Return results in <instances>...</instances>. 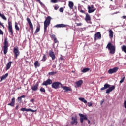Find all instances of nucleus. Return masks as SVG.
I'll return each instance as SVG.
<instances>
[{
    "label": "nucleus",
    "mask_w": 126,
    "mask_h": 126,
    "mask_svg": "<svg viewBox=\"0 0 126 126\" xmlns=\"http://www.w3.org/2000/svg\"><path fill=\"white\" fill-rule=\"evenodd\" d=\"M85 20L86 21V22H87V23L91 24V22H90V20H91V17L90 16V15H89V14L86 13Z\"/></svg>",
    "instance_id": "obj_15"
},
{
    "label": "nucleus",
    "mask_w": 126,
    "mask_h": 126,
    "mask_svg": "<svg viewBox=\"0 0 126 126\" xmlns=\"http://www.w3.org/2000/svg\"><path fill=\"white\" fill-rule=\"evenodd\" d=\"M47 60V55H46V54H44L42 59L41 60V61L42 62H46V60Z\"/></svg>",
    "instance_id": "obj_33"
},
{
    "label": "nucleus",
    "mask_w": 126,
    "mask_h": 126,
    "mask_svg": "<svg viewBox=\"0 0 126 126\" xmlns=\"http://www.w3.org/2000/svg\"><path fill=\"white\" fill-rule=\"evenodd\" d=\"M49 56L52 58V61H54L56 59V55H55V52L52 50H49Z\"/></svg>",
    "instance_id": "obj_14"
},
{
    "label": "nucleus",
    "mask_w": 126,
    "mask_h": 126,
    "mask_svg": "<svg viewBox=\"0 0 126 126\" xmlns=\"http://www.w3.org/2000/svg\"><path fill=\"white\" fill-rule=\"evenodd\" d=\"M53 83L52 80L48 79L46 81H44L42 84V85H44L45 86H47V85H51Z\"/></svg>",
    "instance_id": "obj_13"
},
{
    "label": "nucleus",
    "mask_w": 126,
    "mask_h": 126,
    "mask_svg": "<svg viewBox=\"0 0 126 126\" xmlns=\"http://www.w3.org/2000/svg\"><path fill=\"white\" fill-rule=\"evenodd\" d=\"M100 39H102V35H101V33L100 32H98L94 34V41H97V40H99Z\"/></svg>",
    "instance_id": "obj_12"
},
{
    "label": "nucleus",
    "mask_w": 126,
    "mask_h": 126,
    "mask_svg": "<svg viewBox=\"0 0 126 126\" xmlns=\"http://www.w3.org/2000/svg\"><path fill=\"white\" fill-rule=\"evenodd\" d=\"M19 107V106L18 105L16 106L15 107V110H18V107Z\"/></svg>",
    "instance_id": "obj_51"
},
{
    "label": "nucleus",
    "mask_w": 126,
    "mask_h": 126,
    "mask_svg": "<svg viewBox=\"0 0 126 126\" xmlns=\"http://www.w3.org/2000/svg\"><path fill=\"white\" fill-rule=\"evenodd\" d=\"M27 21L29 24L30 29V30H31L32 33H33L34 27H33V24L32 23V22H31V21L30 20V19L29 18H27Z\"/></svg>",
    "instance_id": "obj_7"
},
{
    "label": "nucleus",
    "mask_w": 126,
    "mask_h": 126,
    "mask_svg": "<svg viewBox=\"0 0 126 126\" xmlns=\"http://www.w3.org/2000/svg\"><path fill=\"white\" fill-rule=\"evenodd\" d=\"M51 18L50 16H48L46 19L45 21L44 22V32L47 31V28L51 24Z\"/></svg>",
    "instance_id": "obj_3"
},
{
    "label": "nucleus",
    "mask_w": 126,
    "mask_h": 126,
    "mask_svg": "<svg viewBox=\"0 0 126 126\" xmlns=\"http://www.w3.org/2000/svg\"><path fill=\"white\" fill-rule=\"evenodd\" d=\"M30 102H31L32 103H33V102H34V99H31L30 100Z\"/></svg>",
    "instance_id": "obj_56"
},
{
    "label": "nucleus",
    "mask_w": 126,
    "mask_h": 126,
    "mask_svg": "<svg viewBox=\"0 0 126 126\" xmlns=\"http://www.w3.org/2000/svg\"><path fill=\"white\" fill-rule=\"evenodd\" d=\"M21 111H23V112H32V113H34V112H36L37 110H33V109H31V108H22L21 109Z\"/></svg>",
    "instance_id": "obj_16"
},
{
    "label": "nucleus",
    "mask_w": 126,
    "mask_h": 126,
    "mask_svg": "<svg viewBox=\"0 0 126 126\" xmlns=\"http://www.w3.org/2000/svg\"><path fill=\"white\" fill-rule=\"evenodd\" d=\"M0 16L4 20H7L6 17L5 16L1 13H0Z\"/></svg>",
    "instance_id": "obj_34"
},
{
    "label": "nucleus",
    "mask_w": 126,
    "mask_h": 126,
    "mask_svg": "<svg viewBox=\"0 0 126 126\" xmlns=\"http://www.w3.org/2000/svg\"><path fill=\"white\" fill-rule=\"evenodd\" d=\"M79 100H80V101H81V102H83L85 104H86V103H87V101L85 100L84 98H79Z\"/></svg>",
    "instance_id": "obj_31"
},
{
    "label": "nucleus",
    "mask_w": 126,
    "mask_h": 126,
    "mask_svg": "<svg viewBox=\"0 0 126 126\" xmlns=\"http://www.w3.org/2000/svg\"><path fill=\"white\" fill-rule=\"evenodd\" d=\"M7 76H8V73H6L5 75H3L2 76H1L0 77V82H1V81H2L3 80H4V79H6V77H7Z\"/></svg>",
    "instance_id": "obj_27"
},
{
    "label": "nucleus",
    "mask_w": 126,
    "mask_h": 126,
    "mask_svg": "<svg viewBox=\"0 0 126 126\" xmlns=\"http://www.w3.org/2000/svg\"><path fill=\"white\" fill-rule=\"evenodd\" d=\"M14 56L15 59H17V57L20 55V52L19 51V49L18 47L15 46L14 47V49L13 50Z\"/></svg>",
    "instance_id": "obj_6"
},
{
    "label": "nucleus",
    "mask_w": 126,
    "mask_h": 126,
    "mask_svg": "<svg viewBox=\"0 0 126 126\" xmlns=\"http://www.w3.org/2000/svg\"><path fill=\"white\" fill-rule=\"evenodd\" d=\"M40 28H41V25H40V24H38L36 27V29L34 32L35 35H36L37 33H38V32H40Z\"/></svg>",
    "instance_id": "obj_23"
},
{
    "label": "nucleus",
    "mask_w": 126,
    "mask_h": 126,
    "mask_svg": "<svg viewBox=\"0 0 126 126\" xmlns=\"http://www.w3.org/2000/svg\"><path fill=\"white\" fill-rule=\"evenodd\" d=\"M60 85H63L62 83L59 82H54L52 84V88H54V89H58L60 88Z\"/></svg>",
    "instance_id": "obj_8"
},
{
    "label": "nucleus",
    "mask_w": 126,
    "mask_h": 126,
    "mask_svg": "<svg viewBox=\"0 0 126 126\" xmlns=\"http://www.w3.org/2000/svg\"><path fill=\"white\" fill-rule=\"evenodd\" d=\"M34 67L35 68H38V67H39L40 65V63H39V61H35L34 62Z\"/></svg>",
    "instance_id": "obj_26"
},
{
    "label": "nucleus",
    "mask_w": 126,
    "mask_h": 126,
    "mask_svg": "<svg viewBox=\"0 0 126 126\" xmlns=\"http://www.w3.org/2000/svg\"><path fill=\"white\" fill-rule=\"evenodd\" d=\"M118 70H119V67H115L112 69H110L108 70V73L109 74H113V73H116V72H117V71H118Z\"/></svg>",
    "instance_id": "obj_11"
},
{
    "label": "nucleus",
    "mask_w": 126,
    "mask_h": 126,
    "mask_svg": "<svg viewBox=\"0 0 126 126\" xmlns=\"http://www.w3.org/2000/svg\"><path fill=\"white\" fill-rule=\"evenodd\" d=\"M60 60H61V61H64V58L61 57L60 58Z\"/></svg>",
    "instance_id": "obj_50"
},
{
    "label": "nucleus",
    "mask_w": 126,
    "mask_h": 126,
    "mask_svg": "<svg viewBox=\"0 0 126 126\" xmlns=\"http://www.w3.org/2000/svg\"><path fill=\"white\" fill-rule=\"evenodd\" d=\"M51 1L52 3H57L58 1H60V0H51Z\"/></svg>",
    "instance_id": "obj_37"
},
{
    "label": "nucleus",
    "mask_w": 126,
    "mask_h": 126,
    "mask_svg": "<svg viewBox=\"0 0 126 126\" xmlns=\"http://www.w3.org/2000/svg\"><path fill=\"white\" fill-rule=\"evenodd\" d=\"M53 48H55V43L53 44Z\"/></svg>",
    "instance_id": "obj_58"
},
{
    "label": "nucleus",
    "mask_w": 126,
    "mask_h": 126,
    "mask_svg": "<svg viewBox=\"0 0 126 126\" xmlns=\"http://www.w3.org/2000/svg\"><path fill=\"white\" fill-rule=\"evenodd\" d=\"M57 72L55 71L50 72L48 73V75H55L57 74Z\"/></svg>",
    "instance_id": "obj_35"
},
{
    "label": "nucleus",
    "mask_w": 126,
    "mask_h": 126,
    "mask_svg": "<svg viewBox=\"0 0 126 126\" xmlns=\"http://www.w3.org/2000/svg\"><path fill=\"white\" fill-rule=\"evenodd\" d=\"M79 116L80 117V123H81V124L83 123L84 120H85L86 121V120H88L87 115H83L81 113H79Z\"/></svg>",
    "instance_id": "obj_9"
},
{
    "label": "nucleus",
    "mask_w": 126,
    "mask_h": 126,
    "mask_svg": "<svg viewBox=\"0 0 126 126\" xmlns=\"http://www.w3.org/2000/svg\"><path fill=\"white\" fill-rule=\"evenodd\" d=\"M83 83V81L82 80H80L75 82L76 87H81V85Z\"/></svg>",
    "instance_id": "obj_19"
},
{
    "label": "nucleus",
    "mask_w": 126,
    "mask_h": 126,
    "mask_svg": "<svg viewBox=\"0 0 126 126\" xmlns=\"http://www.w3.org/2000/svg\"><path fill=\"white\" fill-rule=\"evenodd\" d=\"M106 49H108L110 54H111V55H114L115 54V52L116 51V47L115 46L112 45V43L111 42H109L107 46L106 47Z\"/></svg>",
    "instance_id": "obj_2"
},
{
    "label": "nucleus",
    "mask_w": 126,
    "mask_h": 126,
    "mask_svg": "<svg viewBox=\"0 0 126 126\" xmlns=\"http://www.w3.org/2000/svg\"><path fill=\"white\" fill-rule=\"evenodd\" d=\"M77 125V117L76 116L75 117H72V121L71 122V125Z\"/></svg>",
    "instance_id": "obj_18"
},
{
    "label": "nucleus",
    "mask_w": 126,
    "mask_h": 126,
    "mask_svg": "<svg viewBox=\"0 0 126 126\" xmlns=\"http://www.w3.org/2000/svg\"><path fill=\"white\" fill-rule=\"evenodd\" d=\"M54 40V43H59V41H58V39H57V38H55Z\"/></svg>",
    "instance_id": "obj_42"
},
{
    "label": "nucleus",
    "mask_w": 126,
    "mask_h": 126,
    "mask_svg": "<svg viewBox=\"0 0 126 126\" xmlns=\"http://www.w3.org/2000/svg\"><path fill=\"white\" fill-rule=\"evenodd\" d=\"M39 87V82H36L35 85L32 87V89L33 91H37L38 87Z\"/></svg>",
    "instance_id": "obj_17"
},
{
    "label": "nucleus",
    "mask_w": 126,
    "mask_h": 126,
    "mask_svg": "<svg viewBox=\"0 0 126 126\" xmlns=\"http://www.w3.org/2000/svg\"><path fill=\"white\" fill-rule=\"evenodd\" d=\"M12 63V62L10 61L7 64L6 66V70H8V69H9V68H10V67H11V64Z\"/></svg>",
    "instance_id": "obj_24"
},
{
    "label": "nucleus",
    "mask_w": 126,
    "mask_h": 126,
    "mask_svg": "<svg viewBox=\"0 0 126 126\" xmlns=\"http://www.w3.org/2000/svg\"><path fill=\"white\" fill-rule=\"evenodd\" d=\"M122 18H123L124 19H126V16H123Z\"/></svg>",
    "instance_id": "obj_54"
},
{
    "label": "nucleus",
    "mask_w": 126,
    "mask_h": 126,
    "mask_svg": "<svg viewBox=\"0 0 126 126\" xmlns=\"http://www.w3.org/2000/svg\"><path fill=\"white\" fill-rule=\"evenodd\" d=\"M125 6H126V5H125Z\"/></svg>",
    "instance_id": "obj_61"
},
{
    "label": "nucleus",
    "mask_w": 126,
    "mask_h": 126,
    "mask_svg": "<svg viewBox=\"0 0 126 126\" xmlns=\"http://www.w3.org/2000/svg\"><path fill=\"white\" fill-rule=\"evenodd\" d=\"M122 50L123 52L125 53L126 54V45H123L121 47Z\"/></svg>",
    "instance_id": "obj_30"
},
{
    "label": "nucleus",
    "mask_w": 126,
    "mask_h": 126,
    "mask_svg": "<svg viewBox=\"0 0 126 126\" xmlns=\"http://www.w3.org/2000/svg\"><path fill=\"white\" fill-rule=\"evenodd\" d=\"M124 108L126 109V100L124 101Z\"/></svg>",
    "instance_id": "obj_47"
},
{
    "label": "nucleus",
    "mask_w": 126,
    "mask_h": 126,
    "mask_svg": "<svg viewBox=\"0 0 126 126\" xmlns=\"http://www.w3.org/2000/svg\"><path fill=\"white\" fill-rule=\"evenodd\" d=\"M88 10L89 13H92L93 12H94V11H95L96 8H94V5H92L91 6L88 5Z\"/></svg>",
    "instance_id": "obj_10"
},
{
    "label": "nucleus",
    "mask_w": 126,
    "mask_h": 126,
    "mask_svg": "<svg viewBox=\"0 0 126 126\" xmlns=\"http://www.w3.org/2000/svg\"><path fill=\"white\" fill-rule=\"evenodd\" d=\"M104 102H105V100L103 99L102 100H101L100 101V105H103V104L104 103Z\"/></svg>",
    "instance_id": "obj_48"
},
{
    "label": "nucleus",
    "mask_w": 126,
    "mask_h": 126,
    "mask_svg": "<svg viewBox=\"0 0 126 126\" xmlns=\"http://www.w3.org/2000/svg\"><path fill=\"white\" fill-rule=\"evenodd\" d=\"M7 37L5 38L3 46L4 55H6L7 51L8 50V41H7Z\"/></svg>",
    "instance_id": "obj_4"
},
{
    "label": "nucleus",
    "mask_w": 126,
    "mask_h": 126,
    "mask_svg": "<svg viewBox=\"0 0 126 126\" xmlns=\"http://www.w3.org/2000/svg\"><path fill=\"white\" fill-rule=\"evenodd\" d=\"M60 12H63V8H60L59 9Z\"/></svg>",
    "instance_id": "obj_44"
},
{
    "label": "nucleus",
    "mask_w": 126,
    "mask_h": 126,
    "mask_svg": "<svg viewBox=\"0 0 126 126\" xmlns=\"http://www.w3.org/2000/svg\"><path fill=\"white\" fill-rule=\"evenodd\" d=\"M68 6L70 8V9H73V6H74V4L72 1H69Z\"/></svg>",
    "instance_id": "obj_25"
},
{
    "label": "nucleus",
    "mask_w": 126,
    "mask_h": 126,
    "mask_svg": "<svg viewBox=\"0 0 126 126\" xmlns=\"http://www.w3.org/2000/svg\"><path fill=\"white\" fill-rule=\"evenodd\" d=\"M15 28L16 30H17V31H19L20 30L19 27H18V25L16 22H15Z\"/></svg>",
    "instance_id": "obj_32"
},
{
    "label": "nucleus",
    "mask_w": 126,
    "mask_h": 126,
    "mask_svg": "<svg viewBox=\"0 0 126 126\" xmlns=\"http://www.w3.org/2000/svg\"><path fill=\"white\" fill-rule=\"evenodd\" d=\"M80 12H81V13H85V11L83 10H80L79 9V8H78Z\"/></svg>",
    "instance_id": "obj_41"
},
{
    "label": "nucleus",
    "mask_w": 126,
    "mask_h": 126,
    "mask_svg": "<svg viewBox=\"0 0 126 126\" xmlns=\"http://www.w3.org/2000/svg\"><path fill=\"white\" fill-rule=\"evenodd\" d=\"M115 88H116L115 86H112L111 87V85L106 83L104 84L103 87L100 89V90H105V89H107L106 90V93L108 94L110 92H112V91H113Z\"/></svg>",
    "instance_id": "obj_1"
},
{
    "label": "nucleus",
    "mask_w": 126,
    "mask_h": 126,
    "mask_svg": "<svg viewBox=\"0 0 126 126\" xmlns=\"http://www.w3.org/2000/svg\"><path fill=\"white\" fill-rule=\"evenodd\" d=\"M109 36L110 38H113V37L114 36V32H113L112 30H109Z\"/></svg>",
    "instance_id": "obj_28"
},
{
    "label": "nucleus",
    "mask_w": 126,
    "mask_h": 126,
    "mask_svg": "<svg viewBox=\"0 0 126 126\" xmlns=\"http://www.w3.org/2000/svg\"><path fill=\"white\" fill-rule=\"evenodd\" d=\"M14 105H15V98L13 97L11 99V103L8 104V106H11V107H14Z\"/></svg>",
    "instance_id": "obj_22"
},
{
    "label": "nucleus",
    "mask_w": 126,
    "mask_h": 126,
    "mask_svg": "<svg viewBox=\"0 0 126 126\" xmlns=\"http://www.w3.org/2000/svg\"><path fill=\"white\" fill-rule=\"evenodd\" d=\"M90 70V69L89 68H85L83 69L81 72L83 73H85L86 72H88V71Z\"/></svg>",
    "instance_id": "obj_29"
},
{
    "label": "nucleus",
    "mask_w": 126,
    "mask_h": 126,
    "mask_svg": "<svg viewBox=\"0 0 126 126\" xmlns=\"http://www.w3.org/2000/svg\"><path fill=\"white\" fill-rule=\"evenodd\" d=\"M1 24V22L0 21V25Z\"/></svg>",
    "instance_id": "obj_59"
},
{
    "label": "nucleus",
    "mask_w": 126,
    "mask_h": 126,
    "mask_svg": "<svg viewBox=\"0 0 126 126\" xmlns=\"http://www.w3.org/2000/svg\"><path fill=\"white\" fill-rule=\"evenodd\" d=\"M88 107H92V103L88 102Z\"/></svg>",
    "instance_id": "obj_43"
},
{
    "label": "nucleus",
    "mask_w": 126,
    "mask_h": 126,
    "mask_svg": "<svg viewBox=\"0 0 126 126\" xmlns=\"http://www.w3.org/2000/svg\"><path fill=\"white\" fill-rule=\"evenodd\" d=\"M38 1L39 3H40V5H43V3L41 2V0H37Z\"/></svg>",
    "instance_id": "obj_46"
},
{
    "label": "nucleus",
    "mask_w": 126,
    "mask_h": 126,
    "mask_svg": "<svg viewBox=\"0 0 126 126\" xmlns=\"http://www.w3.org/2000/svg\"><path fill=\"white\" fill-rule=\"evenodd\" d=\"M125 77H124L123 78V79L120 81V83H123V82H124V81H125Z\"/></svg>",
    "instance_id": "obj_40"
},
{
    "label": "nucleus",
    "mask_w": 126,
    "mask_h": 126,
    "mask_svg": "<svg viewBox=\"0 0 126 126\" xmlns=\"http://www.w3.org/2000/svg\"><path fill=\"white\" fill-rule=\"evenodd\" d=\"M8 30L11 36H13V29H12V22L11 21H8Z\"/></svg>",
    "instance_id": "obj_5"
},
{
    "label": "nucleus",
    "mask_w": 126,
    "mask_h": 126,
    "mask_svg": "<svg viewBox=\"0 0 126 126\" xmlns=\"http://www.w3.org/2000/svg\"><path fill=\"white\" fill-rule=\"evenodd\" d=\"M3 27V28H4V25H3V24H2V23H1L0 25Z\"/></svg>",
    "instance_id": "obj_53"
},
{
    "label": "nucleus",
    "mask_w": 126,
    "mask_h": 126,
    "mask_svg": "<svg viewBox=\"0 0 126 126\" xmlns=\"http://www.w3.org/2000/svg\"><path fill=\"white\" fill-rule=\"evenodd\" d=\"M18 100H19V101H22V98L20 97H18Z\"/></svg>",
    "instance_id": "obj_52"
},
{
    "label": "nucleus",
    "mask_w": 126,
    "mask_h": 126,
    "mask_svg": "<svg viewBox=\"0 0 126 126\" xmlns=\"http://www.w3.org/2000/svg\"><path fill=\"white\" fill-rule=\"evenodd\" d=\"M40 91L41 92H44V93H46V90H45V88H43V87H41L40 89Z\"/></svg>",
    "instance_id": "obj_36"
},
{
    "label": "nucleus",
    "mask_w": 126,
    "mask_h": 126,
    "mask_svg": "<svg viewBox=\"0 0 126 126\" xmlns=\"http://www.w3.org/2000/svg\"><path fill=\"white\" fill-rule=\"evenodd\" d=\"M61 88H63L64 90V92H68V91H71V89L67 86H61Z\"/></svg>",
    "instance_id": "obj_20"
},
{
    "label": "nucleus",
    "mask_w": 126,
    "mask_h": 126,
    "mask_svg": "<svg viewBox=\"0 0 126 126\" xmlns=\"http://www.w3.org/2000/svg\"><path fill=\"white\" fill-rule=\"evenodd\" d=\"M86 121H88V124H90V120H89L88 119V120H86Z\"/></svg>",
    "instance_id": "obj_57"
},
{
    "label": "nucleus",
    "mask_w": 126,
    "mask_h": 126,
    "mask_svg": "<svg viewBox=\"0 0 126 126\" xmlns=\"http://www.w3.org/2000/svg\"><path fill=\"white\" fill-rule=\"evenodd\" d=\"M67 25L64 24H60L56 25L54 27H56V28H62L63 27H66Z\"/></svg>",
    "instance_id": "obj_21"
},
{
    "label": "nucleus",
    "mask_w": 126,
    "mask_h": 126,
    "mask_svg": "<svg viewBox=\"0 0 126 126\" xmlns=\"http://www.w3.org/2000/svg\"><path fill=\"white\" fill-rule=\"evenodd\" d=\"M51 38H52V39H54L55 38H56V35L55 34H51L50 35Z\"/></svg>",
    "instance_id": "obj_39"
},
{
    "label": "nucleus",
    "mask_w": 126,
    "mask_h": 126,
    "mask_svg": "<svg viewBox=\"0 0 126 126\" xmlns=\"http://www.w3.org/2000/svg\"><path fill=\"white\" fill-rule=\"evenodd\" d=\"M0 35H3V31L0 29Z\"/></svg>",
    "instance_id": "obj_45"
},
{
    "label": "nucleus",
    "mask_w": 126,
    "mask_h": 126,
    "mask_svg": "<svg viewBox=\"0 0 126 126\" xmlns=\"http://www.w3.org/2000/svg\"><path fill=\"white\" fill-rule=\"evenodd\" d=\"M111 1H113V0H110Z\"/></svg>",
    "instance_id": "obj_60"
},
{
    "label": "nucleus",
    "mask_w": 126,
    "mask_h": 126,
    "mask_svg": "<svg viewBox=\"0 0 126 126\" xmlns=\"http://www.w3.org/2000/svg\"><path fill=\"white\" fill-rule=\"evenodd\" d=\"M20 97H21L22 99V98H25V95H22Z\"/></svg>",
    "instance_id": "obj_55"
},
{
    "label": "nucleus",
    "mask_w": 126,
    "mask_h": 126,
    "mask_svg": "<svg viewBox=\"0 0 126 126\" xmlns=\"http://www.w3.org/2000/svg\"><path fill=\"white\" fill-rule=\"evenodd\" d=\"M54 9L55 10H58V9H59V6L58 5H55L54 6Z\"/></svg>",
    "instance_id": "obj_38"
},
{
    "label": "nucleus",
    "mask_w": 126,
    "mask_h": 126,
    "mask_svg": "<svg viewBox=\"0 0 126 126\" xmlns=\"http://www.w3.org/2000/svg\"><path fill=\"white\" fill-rule=\"evenodd\" d=\"M77 26H81L82 25V23H77Z\"/></svg>",
    "instance_id": "obj_49"
}]
</instances>
